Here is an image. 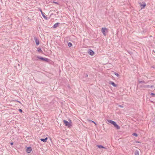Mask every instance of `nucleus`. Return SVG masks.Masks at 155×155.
<instances>
[{"mask_svg":"<svg viewBox=\"0 0 155 155\" xmlns=\"http://www.w3.org/2000/svg\"><path fill=\"white\" fill-rule=\"evenodd\" d=\"M134 154L135 155H139V153L138 151L136 150Z\"/></svg>","mask_w":155,"mask_h":155,"instance_id":"nucleus-17","label":"nucleus"},{"mask_svg":"<svg viewBox=\"0 0 155 155\" xmlns=\"http://www.w3.org/2000/svg\"><path fill=\"white\" fill-rule=\"evenodd\" d=\"M53 3L56 4H58V3L57 2H54V1L53 2Z\"/></svg>","mask_w":155,"mask_h":155,"instance_id":"nucleus-24","label":"nucleus"},{"mask_svg":"<svg viewBox=\"0 0 155 155\" xmlns=\"http://www.w3.org/2000/svg\"><path fill=\"white\" fill-rule=\"evenodd\" d=\"M84 77H88V75L87 74H84Z\"/></svg>","mask_w":155,"mask_h":155,"instance_id":"nucleus-22","label":"nucleus"},{"mask_svg":"<svg viewBox=\"0 0 155 155\" xmlns=\"http://www.w3.org/2000/svg\"><path fill=\"white\" fill-rule=\"evenodd\" d=\"M88 51L89 54L91 56H93L94 54V51L91 49H89Z\"/></svg>","mask_w":155,"mask_h":155,"instance_id":"nucleus-5","label":"nucleus"},{"mask_svg":"<svg viewBox=\"0 0 155 155\" xmlns=\"http://www.w3.org/2000/svg\"><path fill=\"white\" fill-rule=\"evenodd\" d=\"M107 122H108L111 124L113 125L116 123L115 122V121H113L112 120H107Z\"/></svg>","mask_w":155,"mask_h":155,"instance_id":"nucleus-11","label":"nucleus"},{"mask_svg":"<svg viewBox=\"0 0 155 155\" xmlns=\"http://www.w3.org/2000/svg\"><path fill=\"white\" fill-rule=\"evenodd\" d=\"M63 122L65 124V125L66 126H68V127H70L72 126V125L71 124V120H70V122H68L65 120H64Z\"/></svg>","mask_w":155,"mask_h":155,"instance_id":"nucleus-1","label":"nucleus"},{"mask_svg":"<svg viewBox=\"0 0 155 155\" xmlns=\"http://www.w3.org/2000/svg\"><path fill=\"white\" fill-rule=\"evenodd\" d=\"M109 84H111L112 86H113L114 87H117V85L115 84V83L113 81H110V82Z\"/></svg>","mask_w":155,"mask_h":155,"instance_id":"nucleus-10","label":"nucleus"},{"mask_svg":"<svg viewBox=\"0 0 155 155\" xmlns=\"http://www.w3.org/2000/svg\"><path fill=\"white\" fill-rule=\"evenodd\" d=\"M94 123L95 124V125H96V124L95 122V123Z\"/></svg>","mask_w":155,"mask_h":155,"instance_id":"nucleus-33","label":"nucleus"},{"mask_svg":"<svg viewBox=\"0 0 155 155\" xmlns=\"http://www.w3.org/2000/svg\"><path fill=\"white\" fill-rule=\"evenodd\" d=\"M60 24L59 23H57L55 24L54 25H53V28H56L57 27L58 25Z\"/></svg>","mask_w":155,"mask_h":155,"instance_id":"nucleus-13","label":"nucleus"},{"mask_svg":"<svg viewBox=\"0 0 155 155\" xmlns=\"http://www.w3.org/2000/svg\"><path fill=\"white\" fill-rule=\"evenodd\" d=\"M114 126L117 129H120V127L116 124V122L114 125Z\"/></svg>","mask_w":155,"mask_h":155,"instance_id":"nucleus-9","label":"nucleus"},{"mask_svg":"<svg viewBox=\"0 0 155 155\" xmlns=\"http://www.w3.org/2000/svg\"><path fill=\"white\" fill-rule=\"evenodd\" d=\"M19 111L21 112V113H22V109H19V110H18Z\"/></svg>","mask_w":155,"mask_h":155,"instance_id":"nucleus-23","label":"nucleus"},{"mask_svg":"<svg viewBox=\"0 0 155 155\" xmlns=\"http://www.w3.org/2000/svg\"><path fill=\"white\" fill-rule=\"evenodd\" d=\"M150 87V86L149 85H145L143 86V87L146 88L149 87Z\"/></svg>","mask_w":155,"mask_h":155,"instance_id":"nucleus-20","label":"nucleus"},{"mask_svg":"<svg viewBox=\"0 0 155 155\" xmlns=\"http://www.w3.org/2000/svg\"><path fill=\"white\" fill-rule=\"evenodd\" d=\"M32 150V149L31 147H28L27 148V149H26V152L28 153H29L31 152Z\"/></svg>","mask_w":155,"mask_h":155,"instance_id":"nucleus-8","label":"nucleus"},{"mask_svg":"<svg viewBox=\"0 0 155 155\" xmlns=\"http://www.w3.org/2000/svg\"><path fill=\"white\" fill-rule=\"evenodd\" d=\"M150 95H155V94L153 93H151L150 94Z\"/></svg>","mask_w":155,"mask_h":155,"instance_id":"nucleus-25","label":"nucleus"},{"mask_svg":"<svg viewBox=\"0 0 155 155\" xmlns=\"http://www.w3.org/2000/svg\"><path fill=\"white\" fill-rule=\"evenodd\" d=\"M136 143H140V142H139V141H137Z\"/></svg>","mask_w":155,"mask_h":155,"instance_id":"nucleus-30","label":"nucleus"},{"mask_svg":"<svg viewBox=\"0 0 155 155\" xmlns=\"http://www.w3.org/2000/svg\"><path fill=\"white\" fill-rule=\"evenodd\" d=\"M17 101L19 103H21L20 102L18 101Z\"/></svg>","mask_w":155,"mask_h":155,"instance_id":"nucleus-31","label":"nucleus"},{"mask_svg":"<svg viewBox=\"0 0 155 155\" xmlns=\"http://www.w3.org/2000/svg\"><path fill=\"white\" fill-rule=\"evenodd\" d=\"M107 30V29L105 28H101V31L103 33V35L105 36L106 35L105 31Z\"/></svg>","mask_w":155,"mask_h":155,"instance_id":"nucleus-6","label":"nucleus"},{"mask_svg":"<svg viewBox=\"0 0 155 155\" xmlns=\"http://www.w3.org/2000/svg\"><path fill=\"white\" fill-rule=\"evenodd\" d=\"M68 45L69 47H71L72 45V44L71 42H69L68 43Z\"/></svg>","mask_w":155,"mask_h":155,"instance_id":"nucleus-18","label":"nucleus"},{"mask_svg":"<svg viewBox=\"0 0 155 155\" xmlns=\"http://www.w3.org/2000/svg\"><path fill=\"white\" fill-rule=\"evenodd\" d=\"M138 82L139 83H143L144 84H147V82H145L144 81H140L139 80H138Z\"/></svg>","mask_w":155,"mask_h":155,"instance_id":"nucleus-16","label":"nucleus"},{"mask_svg":"<svg viewBox=\"0 0 155 155\" xmlns=\"http://www.w3.org/2000/svg\"><path fill=\"white\" fill-rule=\"evenodd\" d=\"M90 122H91L93 123H95V122L94 121H92L91 120H89Z\"/></svg>","mask_w":155,"mask_h":155,"instance_id":"nucleus-27","label":"nucleus"},{"mask_svg":"<svg viewBox=\"0 0 155 155\" xmlns=\"http://www.w3.org/2000/svg\"><path fill=\"white\" fill-rule=\"evenodd\" d=\"M34 39L35 41V43H36V45H39L40 43H39V40H38V39H37V38L35 37H34Z\"/></svg>","mask_w":155,"mask_h":155,"instance_id":"nucleus-7","label":"nucleus"},{"mask_svg":"<svg viewBox=\"0 0 155 155\" xmlns=\"http://www.w3.org/2000/svg\"><path fill=\"white\" fill-rule=\"evenodd\" d=\"M97 147L99 148L106 149V148L101 145H97Z\"/></svg>","mask_w":155,"mask_h":155,"instance_id":"nucleus-14","label":"nucleus"},{"mask_svg":"<svg viewBox=\"0 0 155 155\" xmlns=\"http://www.w3.org/2000/svg\"><path fill=\"white\" fill-rule=\"evenodd\" d=\"M37 49H38V52H40V53H42L43 52L42 50H41V48H37Z\"/></svg>","mask_w":155,"mask_h":155,"instance_id":"nucleus-15","label":"nucleus"},{"mask_svg":"<svg viewBox=\"0 0 155 155\" xmlns=\"http://www.w3.org/2000/svg\"><path fill=\"white\" fill-rule=\"evenodd\" d=\"M142 3H143V4L141 2L139 3V4L140 5V6L141 8V9L144 8L146 5V3L145 2H143Z\"/></svg>","mask_w":155,"mask_h":155,"instance_id":"nucleus-3","label":"nucleus"},{"mask_svg":"<svg viewBox=\"0 0 155 155\" xmlns=\"http://www.w3.org/2000/svg\"><path fill=\"white\" fill-rule=\"evenodd\" d=\"M48 139V138L47 137H46L45 139L41 138V139H40V140L41 141H43L44 142H45L47 141Z\"/></svg>","mask_w":155,"mask_h":155,"instance_id":"nucleus-12","label":"nucleus"},{"mask_svg":"<svg viewBox=\"0 0 155 155\" xmlns=\"http://www.w3.org/2000/svg\"><path fill=\"white\" fill-rule=\"evenodd\" d=\"M39 9H40V11L41 12V15H42V16L43 17V18L47 20L48 18L45 15V13H44L41 10V8H40Z\"/></svg>","mask_w":155,"mask_h":155,"instance_id":"nucleus-4","label":"nucleus"},{"mask_svg":"<svg viewBox=\"0 0 155 155\" xmlns=\"http://www.w3.org/2000/svg\"><path fill=\"white\" fill-rule=\"evenodd\" d=\"M114 74L118 77L120 76L116 72H114Z\"/></svg>","mask_w":155,"mask_h":155,"instance_id":"nucleus-21","label":"nucleus"},{"mask_svg":"<svg viewBox=\"0 0 155 155\" xmlns=\"http://www.w3.org/2000/svg\"><path fill=\"white\" fill-rule=\"evenodd\" d=\"M118 107H123V106L121 105H118Z\"/></svg>","mask_w":155,"mask_h":155,"instance_id":"nucleus-26","label":"nucleus"},{"mask_svg":"<svg viewBox=\"0 0 155 155\" xmlns=\"http://www.w3.org/2000/svg\"><path fill=\"white\" fill-rule=\"evenodd\" d=\"M94 123L95 124V125H96V124L95 122V123Z\"/></svg>","mask_w":155,"mask_h":155,"instance_id":"nucleus-32","label":"nucleus"},{"mask_svg":"<svg viewBox=\"0 0 155 155\" xmlns=\"http://www.w3.org/2000/svg\"><path fill=\"white\" fill-rule=\"evenodd\" d=\"M37 58L42 60V61H45L47 62H48L49 61V59L47 58H43V57H41V56H38L37 57Z\"/></svg>","mask_w":155,"mask_h":155,"instance_id":"nucleus-2","label":"nucleus"},{"mask_svg":"<svg viewBox=\"0 0 155 155\" xmlns=\"http://www.w3.org/2000/svg\"><path fill=\"white\" fill-rule=\"evenodd\" d=\"M10 144L11 145H12L13 144V142H11L10 143Z\"/></svg>","mask_w":155,"mask_h":155,"instance_id":"nucleus-28","label":"nucleus"},{"mask_svg":"<svg viewBox=\"0 0 155 155\" xmlns=\"http://www.w3.org/2000/svg\"><path fill=\"white\" fill-rule=\"evenodd\" d=\"M154 87V85H151V86H150V87Z\"/></svg>","mask_w":155,"mask_h":155,"instance_id":"nucleus-29","label":"nucleus"},{"mask_svg":"<svg viewBox=\"0 0 155 155\" xmlns=\"http://www.w3.org/2000/svg\"><path fill=\"white\" fill-rule=\"evenodd\" d=\"M133 135H134V136H135L136 137H137L138 136V134L136 133H134L133 134Z\"/></svg>","mask_w":155,"mask_h":155,"instance_id":"nucleus-19","label":"nucleus"}]
</instances>
